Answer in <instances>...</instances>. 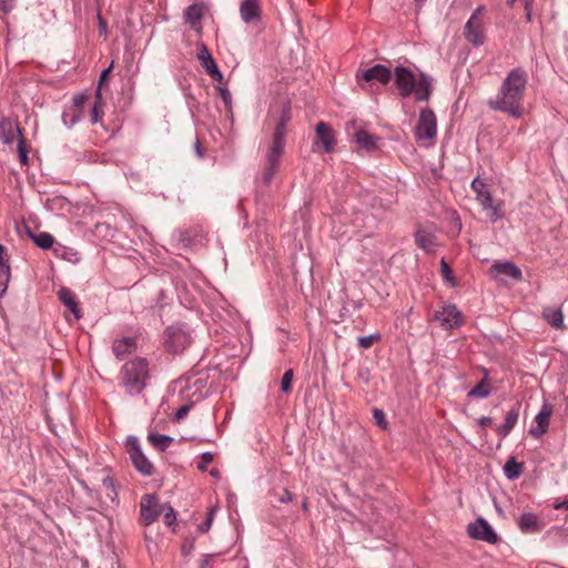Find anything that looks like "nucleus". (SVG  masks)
Returning <instances> with one entry per match:
<instances>
[{"instance_id":"nucleus-1","label":"nucleus","mask_w":568,"mask_h":568,"mask_svg":"<svg viewBox=\"0 0 568 568\" xmlns=\"http://www.w3.org/2000/svg\"><path fill=\"white\" fill-rule=\"evenodd\" d=\"M528 75L520 68L511 70L503 81L495 98L487 101L494 111L507 113L513 118L524 114V97L527 89Z\"/></svg>"},{"instance_id":"nucleus-2","label":"nucleus","mask_w":568,"mask_h":568,"mask_svg":"<svg viewBox=\"0 0 568 568\" xmlns=\"http://www.w3.org/2000/svg\"><path fill=\"white\" fill-rule=\"evenodd\" d=\"M395 84L404 98L415 94L417 101H427L432 94V83L427 75L420 73L417 78L409 69L398 67L394 72Z\"/></svg>"},{"instance_id":"nucleus-3","label":"nucleus","mask_w":568,"mask_h":568,"mask_svg":"<svg viewBox=\"0 0 568 568\" xmlns=\"http://www.w3.org/2000/svg\"><path fill=\"white\" fill-rule=\"evenodd\" d=\"M470 189L490 222L495 223L505 216V202L493 197L491 187L486 181L476 178L473 180Z\"/></svg>"},{"instance_id":"nucleus-4","label":"nucleus","mask_w":568,"mask_h":568,"mask_svg":"<svg viewBox=\"0 0 568 568\" xmlns=\"http://www.w3.org/2000/svg\"><path fill=\"white\" fill-rule=\"evenodd\" d=\"M287 121L288 118L286 116L285 113H283L273 133L272 144L270 146L267 154L266 168L263 174L265 183H270L272 181L274 174L278 169L280 159L284 151Z\"/></svg>"},{"instance_id":"nucleus-5","label":"nucleus","mask_w":568,"mask_h":568,"mask_svg":"<svg viewBox=\"0 0 568 568\" xmlns=\"http://www.w3.org/2000/svg\"><path fill=\"white\" fill-rule=\"evenodd\" d=\"M206 379L200 374H190L174 381L172 385L173 393H178L183 400L197 403L205 398Z\"/></svg>"},{"instance_id":"nucleus-6","label":"nucleus","mask_w":568,"mask_h":568,"mask_svg":"<svg viewBox=\"0 0 568 568\" xmlns=\"http://www.w3.org/2000/svg\"><path fill=\"white\" fill-rule=\"evenodd\" d=\"M164 347L172 354L184 352L192 343V329L184 323H175L164 331Z\"/></svg>"},{"instance_id":"nucleus-7","label":"nucleus","mask_w":568,"mask_h":568,"mask_svg":"<svg viewBox=\"0 0 568 568\" xmlns=\"http://www.w3.org/2000/svg\"><path fill=\"white\" fill-rule=\"evenodd\" d=\"M161 514L166 526L175 523V511L169 504L161 503L153 494H144V526L154 523Z\"/></svg>"},{"instance_id":"nucleus-8","label":"nucleus","mask_w":568,"mask_h":568,"mask_svg":"<svg viewBox=\"0 0 568 568\" xmlns=\"http://www.w3.org/2000/svg\"><path fill=\"white\" fill-rule=\"evenodd\" d=\"M415 138L423 146H430L437 135V119L430 109H423L415 126Z\"/></svg>"},{"instance_id":"nucleus-9","label":"nucleus","mask_w":568,"mask_h":568,"mask_svg":"<svg viewBox=\"0 0 568 568\" xmlns=\"http://www.w3.org/2000/svg\"><path fill=\"white\" fill-rule=\"evenodd\" d=\"M120 384L129 395H139L142 392V359L125 363L121 371Z\"/></svg>"},{"instance_id":"nucleus-10","label":"nucleus","mask_w":568,"mask_h":568,"mask_svg":"<svg viewBox=\"0 0 568 568\" xmlns=\"http://www.w3.org/2000/svg\"><path fill=\"white\" fill-rule=\"evenodd\" d=\"M491 275L500 283L508 284L509 280L518 282L523 277L521 270L509 261L496 262L490 266Z\"/></svg>"},{"instance_id":"nucleus-11","label":"nucleus","mask_w":568,"mask_h":568,"mask_svg":"<svg viewBox=\"0 0 568 568\" xmlns=\"http://www.w3.org/2000/svg\"><path fill=\"white\" fill-rule=\"evenodd\" d=\"M467 534L476 540L486 541L488 544H496L498 540V536L489 525V523L479 517L475 521L469 523L467 526Z\"/></svg>"},{"instance_id":"nucleus-12","label":"nucleus","mask_w":568,"mask_h":568,"mask_svg":"<svg viewBox=\"0 0 568 568\" xmlns=\"http://www.w3.org/2000/svg\"><path fill=\"white\" fill-rule=\"evenodd\" d=\"M464 36L467 39V41L473 43L474 45H479L484 43L485 34L481 21V8H477L470 16L469 20L465 26Z\"/></svg>"},{"instance_id":"nucleus-13","label":"nucleus","mask_w":568,"mask_h":568,"mask_svg":"<svg viewBox=\"0 0 568 568\" xmlns=\"http://www.w3.org/2000/svg\"><path fill=\"white\" fill-rule=\"evenodd\" d=\"M434 318L439 322L445 329L457 328L463 323L462 313L453 304L442 306V308L435 313Z\"/></svg>"},{"instance_id":"nucleus-14","label":"nucleus","mask_w":568,"mask_h":568,"mask_svg":"<svg viewBox=\"0 0 568 568\" xmlns=\"http://www.w3.org/2000/svg\"><path fill=\"white\" fill-rule=\"evenodd\" d=\"M123 449L135 469L142 473V447L139 437L129 435L123 442Z\"/></svg>"},{"instance_id":"nucleus-15","label":"nucleus","mask_w":568,"mask_h":568,"mask_svg":"<svg viewBox=\"0 0 568 568\" xmlns=\"http://www.w3.org/2000/svg\"><path fill=\"white\" fill-rule=\"evenodd\" d=\"M552 414V406L549 403H544L539 413L535 417V424L531 426L529 433L535 438L541 437L547 430Z\"/></svg>"},{"instance_id":"nucleus-16","label":"nucleus","mask_w":568,"mask_h":568,"mask_svg":"<svg viewBox=\"0 0 568 568\" xmlns=\"http://www.w3.org/2000/svg\"><path fill=\"white\" fill-rule=\"evenodd\" d=\"M358 77L366 82L377 81L382 84H387L392 78V73L385 65L376 64L372 68L362 70Z\"/></svg>"},{"instance_id":"nucleus-17","label":"nucleus","mask_w":568,"mask_h":568,"mask_svg":"<svg viewBox=\"0 0 568 568\" xmlns=\"http://www.w3.org/2000/svg\"><path fill=\"white\" fill-rule=\"evenodd\" d=\"M317 141L316 144L321 143L326 153H331L336 144L335 135L333 130L325 122H318L315 128Z\"/></svg>"},{"instance_id":"nucleus-18","label":"nucleus","mask_w":568,"mask_h":568,"mask_svg":"<svg viewBox=\"0 0 568 568\" xmlns=\"http://www.w3.org/2000/svg\"><path fill=\"white\" fill-rule=\"evenodd\" d=\"M261 13L262 9L258 0H243L240 4V14L245 23L260 21Z\"/></svg>"},{"instance_id":"nucleus-19","label":"nucleus","mask_w":568,"mask_h":568,"mask_svg":"<svg viewBox=\"0 0 568 568\" xmlns=\"http://www.w3.org/2000/svg\"><path fill=\"white\" fill-rule=\"evenodd\" d=\"M19 139L23 136L21 129L17 122L10 119H2L0 121V139L4 144H12L16 136Z\"/></svg>"},{"instance_id":"nucleus-20","label":"nucleus","mask_w":568,"mask_h":568,"mask_svg":"<svg viewBox=\"0 0 568 568\" xmlns=\"http://www.w3.org/2000/svg\"><path fill=\"white\" fill-rule=\"evenodd\" d=\"M138 348L136 337H122L113 342L112 351L116 358L123 359L126 355L132 354Z\"/></svg>"},{"instance_id":"nucleus-21","label":"nucleus","mask_w":568,"mask_h":568,"mask_svg":"<svg viewBox=\"0 0 568 568\" xmlns=\"http://www.w3.org/2000/svg\"><path fill=\"white\" fill-rule=\"evenodd\" d=\"M519 410H520V404L516 403L506 413L504 424L496 428V432L500 437H503V438L507 437L510 434V432L514 429V427L516 426L518 418H519Z\"/></svg>"},{"instance_id":"nucleus-22","label":"nucleus","mask_w":568,"mask_h":568,"mask_svg":"<svg viewBox=\"0 0 568 568\" xmlns=\"http://www.w3.org/2000/svg\"><path fill=\"white\" fill-rule=\"evenodd\" d=\"M58 297L60 302L70 310L75 318H81L82 314L79 308V302L75 294L70 288L61 287L58 291Z\"/></svg>"},{"instance_id":"nucleus-23","label":"nucleus","mask_w":568,"mask_h":568,"mask_svg":"<svg viewBox=\"0 0 568 568\" xmlns=\"http://www.w3.org/2000/svg\"><path fill=\"white\" fill-rule=\"evenodd\" d=\"M197 58L204 67L207 74H210L214 80L221 81L222 73L219 71L216 63L214 62L212 55L205 47H202L197 52Z\"/></svg>"},{"instance_id":"nucleus-24","label":"nucleus","mask_w":568,"mask_h":568,"mask_svg":"<svg viewBox=\"0 0 568 568\" xmlns=\"http://www.w3.org/2000/svg\"><path fill=\"white\" fill-rule=\"evenodd\" d=\"M518 527L524 534H535L541 529L542 524L537 515L525 513L518 519Z\"/></svg>"},{"instance_id":"nucleus-25","label":"nucleus","mask_w":568,"mask_h":568,"mask_svg":"<svg viewBox=\"0 0 568 568\" xmlns=\"http://www.w3.org/2000/svg\"><path fill=\"white\" fill-rule=\"evenodd\" d=\"M202 16H203V7L201 4H196V3L187 7L184 12L185 22L189 23L190 27L197 33H200L201 29H202V26H201Z\"/></svg>"},{"instance_id":"nucleus-26","label":"nucleus","mask_w":568,"mask_h":568,"mask_svg":"<svg viewBox=\"0 0 568 568\" xmlns=\"http://www.w3.org/2000/svg\"><path fill=\"white\" fill-rule=\"evenodd\" d=\"M484 372L483 379L477 383L467 394L469 398H487L491 394V387L488 383V371L486 368H481Z\"/></svg>"},{"instance_id":"nucleus-27","label":"nucleus","mask_w":568,"mask_h":568,"mask_svg":"<svg viewBox=\"0 0 568 568\" xmlns=\"http://www.w3.org/2000/svg\"><path fill=\"white\" fill-rule=\"evenodd\" d=\"M6 253L7 251H0V297L6 294L11 275Z\"/></svg>"},{"instance_id":"nucleus-28","label":"nucleus","mask_w":568,"mask_h":568,"mask_svg":"<svg viewBox=\"0 0 568 568\" xmlns=\"http://www.w3.org/2000/svg\"><path fill=\"white\" fill-rule=\"evenodd\" d=\"M26 236L40 248H51L54 243V237L50 233H34L28 227H26Z\"/></svg>"},{"instance_id":"nucleus-29","label":"nucleus","mask_w":568,"mask_h":568,"mask_svg":"<svg viewBox=\"0 0 568 568\" xmlns=\"http://www.w3.org/2000/svg\"><path fill=\"white\" fill-rule=\"evenodd\" d=\"M354 140L359 148L366 151H372L377 148V138L363 129H358L354 133Z\"/></svg>"},{"instance_id":"nucleus-30","label":"nucleus","mask_w":568,"mask_h":568,"mask_svg":"<svg viewBox=\"0 0 568 568\" xmlns=\"http://www.w3.org/2000/svg\"><path fill=\"white\" fill-rule=\"evenodd\" d=\"M542 316L546 322L554 328L559 329L564 326V315L560 308L545 307Z\"/></svg>"},{"instance_id":"nucleus-31","label":"nucleus","mask_w":568,"mask_h":568,"mask_svg":"<svg viewBox=\"0 0 568 568\" xmlns=\"http://www.w3.org/2000/svg\"><path fill=\"white\" fill-rule=\"evenodd\" d=\"M148 440L152 447L159 452H165L169 446L174 442V438L168 435L153 434L148 435Z\"/></svg>"},{"instance_id":"nucleus-32","label":"nucleus","mask_w":568,"mask_h":568,"mask_svg":"<svg viewBox=\"0 0 568 568\" xmlns=\"http://www.w3.org/2000/svg\"><path fill=\"white\" fill-rule=\"evenodd\" d=\"M504 474L509 480H515L523 474V465L517 463L514 457H510L504 466Z\"/></svg>"},{"instance_id":"nucleus-33","label":"nucleus","mask_w":568,"mask_h":568,"mask_svg":"<svg viewBox=\"0 0 568 568\" xmlns=\"http://www.w3.org/2000/svg\"><path fill=\"white\" fill-rule=\"evenodd\" d=\"M103 106H104V101H103V98H102V94H100V90H95V100H94V103H93V106L91 109V123L92 124H95L98 123L102 116H103Z\"/></svg>"},{"instance_id":"nucleus-34","label":"nucleus","mask_w":568,"mask_h":568,"mask_svg":"<svg viewBox=\"0 0 568 568\" xmlns=\"http://www.w3.org/2000/svg\"><path fill=\"white\" fill-rule=\"evenodd\" d=\"M415 240L419 248H428L432 245H436L433 234L426 230H418L415 234Z\"/></svg>"},{"instance_id":"nucleus-35","label":"nucleus","mask_w":568,"mask_h":568,"mask_svg":"<svg viewBox=\"0 0 568 568\" xmlns=\"http://www.w3.org/2000/svg\"><path fill=\"white\" fill-rule=\"evenodd\" d=\"M29 150L27 148V142L23 136L21 139H18V155L19 161L22 165H28L29 163V156H28Z\"/></svg>"},{"instance_id":"nucleus-36","label":"nucleus","mask_w":568,"mask_h":568,"mask_svg":"<svg viewBox=\"0 0 568 568\" xmlns=\"http://www.w3.org/2000/svg\"><path fill=\"white\" fill-rule=\"evenodd\" d=\"M440 273L446 283L450 284L452 286H455L456 282L453 276V271L448 263L445 261V258H442L440 261Z\"/></svg>"},{"instance_id":"nucleus-37","label":"nucleus","mask_w":568,"mask_h":568,"mask_svg":"<svg viewBox=\"0 0 568 568\" xmlns=\"http://www.w3.org/2000/svg\"><path fill=\"white\" fill-rule=\"evenodd\" d=\"M216 510H217L216 507H211L210 508L205 521L200 524L199 527H197L200 532L204 534V532H207L210 530V528L212 526V523L214 520Z\"/></svg>"},{"instance_id":"nucleus-38","label":"nucleus","mask_w":568,"mask_h":568,"mask_svg":"<svg viewBox=\"0 0 568 568\" xmlns=\"http://www.w3.org/2000/svg\"><path fill=\"white\" fill-rule=\"evenodd\" d=\"M293 369H287L281 381V389L283 393H290L292 389Z\"/></svg>"},{"instance_id":"nucleus-39","label":"nucleus","mask_w":568,"mask_h":568,"mask_svg":"<svg viewBox=\"0 0 568 568\" xmlns=\"http://www.w3.org/2000/svg\"><path fill=\"white\" fill-rule=\"evenodd\" d=\"M112 69H113V62L108 68H105L100 74L98 88H97V90H100V94H102L103 88L108 84L109 77H110Z\"/></svg>"},{"instance_id":"nucleus-40","label":"nucleus","mask_w":568,"mask_h":568,"mask_svg":"<svg viewBox=\"0 0 568 568\" xmlns=\"http://www.w3.org/2000/svg\"><path fill=\"white\" fill-rule=\"evenodd\" d=\"M62 120L69 128L73 126L81 120V114L75 112H63Z\"/></svg>"},{"instance_id":"nucleus-41","label":"nucleus","mask_w":568,"mask_h":568,"mask_svg":"<svg viewBox=\"0 0 568 568\" xmlns=\"http://www.w3.org/2000/svg\"><path fill=\"white\" fill-rule=\"evenodd\" d=\"M379 337H381L379 334L359 336L357 339V343L362 348L366 349V348H369L375 341L379 339Z\"/></svg>"},{"instance_id":"nucleus-42","label":"nucleus","mask_w":568,"mask_h":568,"mask_svg":"<svg viewBox=\"0 0 568 568\" xmlns=\"http://www.w3.org/2000/svg\"><path fill=\"white\" fill-rule=\"evenodd\" d=\"M87 101H88V95L84 94V93L74 95L73 97V106H74V111L73 112L81 114L82 109H83V106H84Z\"/></svg>"},{"instance_id":"nucleus-43","label":"nucleus","mask_w":568,"mask_h":568,"mask_svg":"<svg viewBox=\"0 0 568 568\" xmlns=\"http://www.w3.org/2000/svg\"><path fill=\"white\" fill-rule=\"evenodd\" d=\"M195 403H186V404H183L178 410L176 413L174 414V420L176 422H180L182 420L184 417H186V415L189 414L190 409L192 408V406L194 405Z\"/></svg>"},{"instance_id":"nucleus-44","label":"nucleus","mask_w":568,"mask_h":568,"mask_svg":"<svg viewBox=\"0 0 568 568\" xmlns=\"http://www.w3.org/2000/svg\"><path fill=\"white\" fill-rule=\"evenodd\" d=\"M373 418H374V422L376 425L382 426L384 428L386 427V425H387L386 417L382 409L374 408L373 409Z\"/></svg>"},{"instance_id":"nucleus-45","label":"nucleus","mask_w":568,"mask_h":568,"mask_svg":"<svg viewBox=\"0 0 568 568\" xmlns=\"http://www.w3.org/2000/svg\"><path fill=\"white\" fill-rule=\"evenodd\" d=\"M60 252H61V257L71 263H77L80 261L79 251H60Z\"/></svg>"},{"instance_id":"nucleus-46","label":"nucleus","mask_w":568,"mask_h":568,"mask_svg":"<svg viewBox=\"0 0 568 568\" xmlns=\"http://www.w3.org/2000/svg\"><path fill=\"white\" fill-rule=\"evenodd\" d=\"M186 245H192V246H206V245H210V240L206 239V236H195L190 243H187Z\"/></svg>"},{"instance_id":"nucleus-47","label":"nucleus","mask_w":568,"mask_h":568,"mask_svg":"<svg viewBox=\"0 0 568 568\" xmlns=\"http://www.w3.org/2000/svg\"><path fill=\"white\" fill-rule=\"evenodd\" d=\"M16 0H0V10L3 13H9L14 8Z\"/></svg>"},{"instance_id":"nucleus-48","label":"nucleus","mask_w":568,"mask_h":568,"mask_svg":"<svg viewBox=\"0 0 568 568\" xmlns=\"http://www.w3.org/2000/svg\"><path fill=\"white\" fill-rule=\"evenodd\" d=\"M217 557V554H209L202 560L201 568H211L214 558Z\"/></svg>"},{"instance_id":"nucleus-49","label":"nucleus","mask_w":568,"mask_h":568,"mask_svg":"<svg viewBox=\"0 0 568 568\" xmlns=\"http://www.w3.org/2000/svg\"><path fill=\"white\" fill-rule=\"evenodd\" d=\"M292 499L293 495L287 489H284L282 495L278 497V501L283 504H287L292 501Z\"/></svg>"},{"instance_id":"nucleus-50","label":"nucleus","mask_w":568,"mask_h":568,"mask_svg":"<svg viewBox=\"0 0 568 568\" xmlns=\"http://www.w3.org/2000/svg\"><path fill=\"white\" fill-rule=\"evenodd\" d=\"M102 484L106 489H110L112 493H114V483L110 476L104 477L102 479Z\"/></svg>"},{"instance_id":"nucleus-51","label":"nucleus","mask_w":568,"mask_h":568,"mask_svg":"<svg viewBox=\"0 0 568 568\" xmlns=\"http://www.w3.org/2000/svg\"><path fill=\"white\" fill-rule=\"evenodd\" d=\"M153 473L152 463L144 456V476H150Z\"/></svg>"},{"instance_id":"nucleus-52","label":"nucleus","mask_w":568,"mask_h":568,"mask_svg":"<svg viewBox=\"0 0 568 568\" xmlns=\"http://www.w3.org/2000/svg\"><path fill=\"white\" fill-rule=\"evenodd\" d=\"M477 423L480 425V426H488L491 424V418L488 417V416H481L480 418H478Z\"/></svg>"},{"instance_id":"nucleus-53","label":"nucleus","mask_w":568,"mask_h":568,"mask_svg":"<svg viewBox=\"0 0 568 568\" xmlns=\"http://www.w3.org/2000/svg\"><path fill=\"white\" fill-rule=\"evenodd\" d=\"M221 97L223 101L227 104L231 100V94L226 89H221Z\"/></svg>"},{"instance_id":"nucleus-54","label":"nucleus","mask_w":568,"mask_h":568,"mask_svg":"<svg viewBox=\"0 0 568 568\" xmlns=\"http://www.w3.org/2000/svg\"><path fill=\"white\" fill-rule=\"evenodd\" d=\"M80 484L88 491V495L90 497H92V498L95 497L97 493L93 489H91L84 481H81Z\"/></svg>"},{"instance_id":"nucleus-55","label":"nucleus","mask_w":568,"mask_h":568,"mask_svg":"<svg viewBox=\"0 0 568 568\" xmlns=\"http://www.w3.org/2000/svg\"><path fill=\"white\" fill-rule=\"evenodd\" d=\"M98 18H99L100 31L105 33L106 32V22L101 18L100 14H98Z\"/></svg>"},{"instance_id":"nucleus-56","label":"nucleus","mask_w":568,"mask_h":568,"mask_svg":"<svg viewBox=\"0 0 568 568\" xmlns=\"http://www.w3.org/2000/svg\"><path fill=\"white\" fill-rule=\"evenodd\" d=\"M202 458L206 463H212L213 462V454L210 453V452H205V453L202 454Z\"/></svg>"},{"instance_id":"nucleus-57","label":"nucleus","mask_w":568,"mask_h":568,"mask_svg":"<svg viewBox=\"0 0 568 568\" xmlns=\"http://www.w3.org/2000/svg\"><path fill=\"white\" fill-rule=\"evenodd\" d=\"M555 508L556 509H561V508L568 509V499H565L564 501L556 504Z\"/></svg>"},{"instance_id":"nucleus-58","label":"nucleus","mask_w":568,"mask_h":568,"mask_svg":"<svg viewBox=\"0 0 568 568\" xmlns=\"http://www.w3.org/2000/svg\"><path fill=\"white\" fill-rule=\"evenodd\" d=\"M240 567H241V568H248V561H247V559H246V558H242V559L240 560Z\"/></svg>"},{"instance_id":"nucleus-59","label":"nucleus","mask_w":568,"mask_h":568,"mask_svg":"<svg viewBox=\"0 0 568 568\" xmlns=\"http://www.w3.org/2000/svg\"><path fill=\"white\" fill-rule=\"evenodd\" d=\"M142 510H143V507H142V501H141L140 505H139L140 517H142Z\"/></svg>"},{"instance_id":"nucleus-60","label":"nucleus","mask_w":568,"mask_h":568,"mask_svg":"<svg viewBox=\"0 0 568 568\" xmlns=\"http://www.w3.org/2000/svg\"><path fill=\"white\" fill-rule=\"evenodd\" d=\"M196 152L199 154V156H202V153H201V150H200V146L196 144Z\"/></svg>"},{"instance_id":"nucleus-61","label":"nucleus","mask_w":568,"mask_h":568,"mask_svg":"<svg viewBox=\"0 0 568 568\" xmlns=\"http://www.w3.org/2000/svg\"><path fill=\"white\" fill-rule=\"evenodd\" d=\"M0 248H6L2 244H0Z\"/></svg>"}]
</instances>
